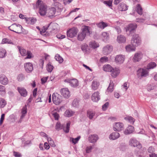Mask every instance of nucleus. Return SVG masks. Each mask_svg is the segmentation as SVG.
<instances>
[{
	"mask_svg": "<svg viewBox=\"0 0 157 157\" xmlns=\"http://www.w3.org/2000/svg\"><path fill=\"white\" fill-rule=\"evenodd\" d=\"M129 145L132 147H136L140 149L142 148V145L135 138H131L129 141Z\"/></svg>",
	"mask_w": 157,
	"mask_h": 157,
	"instance_id": "5",
	"label": "nucleus"
},
{
	"mask_svg": "<svg viewBox=\"0 0 157 157\" xmlns=\"http://www.w3.org/2000/svg\"><path fill=\"white\" fill-rule=\"evenodd\" d=\"M17 47L21 54L22 56H25L27 55V52L25 49H24L20 47L19 46H18Z\"/></svg>",
	"mask_w": 157,
	"mask_h": 157,
	"instance_id": "34",
	"label": "nucleus"
},
{
	"mask_svg": "<svg viewBox=\"0 0 157 157\" xmlns=\"http://www.w3.org/2000/svg\"><path fill=\"white\" fill-rule=\"evenodd\" d=\"M2 44H13V43L9 39L5 38L2 39Z\"/></svg>",
	"mask_w": 157,
	"mask_h": 157,
	"instance_id": "48",
	"label": "nucleus"
},
{
	"mask_svg": "<svg viewBox=\"0 0 157 157\" xmlns=\"http://www.w3.org/2000/svg\"><path fill=\"white\" fill-rule=\"evenodd\" d=\"M124 60V56L123 55H117L115 58V60L116 63H122Z\"/></svg>",
	"mask_w": 157,
	"mask_h": 157,
	"instance_id": "20",
	"label": "nucleus"
},
{
	"mask_svg": "<svg viewBox=\"0 0 157 157\" xmlns=\"http://www.w3.org/2000/svg\"><path fill=\"white\" fill-rule=\"evenodd\" d=\"M17 90L21 96L25 97L27 96V92L24 88L21 87H18Z\"/></svg>",
	"mask_w": 157,
	"mask_h": 157,
	"instance_id": "21",
	"label": "nucleus"
},
{
	"mask_svg": "<svg viewBox=\"0 0 157 157\" xmlns=\"http://www.w3.org/2000/svg\"><path fill=\"white\" fill-rule=\"evenodd\" d=\"M90 29L91 28L90 27L84 25L81 29V31L78 34V40L81 41L83 40L86 36L90 34Z\"/></svg>",
	"mask_w": 157,
	"mask_h": 157,
	"instance_id": "1",
	"label": "nucleus"
},
{
	"mask_svg": "<svg viewBox=\"0 0 157 157\" xmlns=\"http://www.w3.org/2000/svg\"><path fill=\"white\" fill-rule=\"evenodd\" d=\"M80 138V136H78L76 138L74 139L73 138H71L70 139V141L72 142L74 144H76L79 140Z\"/></svg>",
	"mask_w": 157,
	"mask_h": 157,
	"instance_id": "49",
	"label": "nucleus"
},
{
	"mask_svg": "<svg viewBox=\"0 0 157 157\" xmlns=\"http://www.w3.org/2000/svg\"><path fill=\"white\" fill-rule=\"evenodd\" d=\"M112 1L111 0H109L104 2V3L108 6L109 7H112Z\"/></svg>",
	"mask_w": 157,
	"mask_h": 157,
	"instance_id": "53",
	"label": "nucleus"
},
{
	"mask_svg": "<svg viewBox=\"0 0 157 157\" xmlns=\"http://www.w3.org/2000/svg\"><path fill=\"white\" fill-rule=\"evenodd\" d=\"M124 119L131 124H133L135 120L132 117L128 116L124 118Z\"/></svg>",
	"mask_w": 157,
	"mask_h": 157,
	"instance_id": "43",
	"label": "nucleus"
},
{
	"mask_svg": "<svg viewBox=\"0 0 157 157\" xmlns=\"http://www.w3.org/2000/svg\"><path fill=\"white\" fill-rule=\"evenodd\" d=\"M98 139V136L95 134L90 135L88 139L90 142L93 144L96 143Z\"/></svg>",
	"mask_w": 157,
	"mask_h": 157,
	"instance_id": "19",
	"label": "nucleus"
},
{
	"mask_svg": "<svg viewBox=\"0 0 157 157\" xmlns=\"http://www.w3.org/2000/svg\"><path fill=\"white\" fill-rule=\"evenodd\" d=\"M87 117L91 120L93 119V118L96 116L95 112L93 110H89L87 112Z\"/></svg>",
	"mask_w": 157,
	"mask_h": 157,
	"instance_id": "26",
	"label": "nucleus"
},
{
	"mask_svg": "<svg viewBox=\"0 0 157 157\" xmlns=\"http://www.w3.org/2000/svg\"><path fill=\"white\" fill-rule=\"evenodd\" d=\"M55 25V24H52L51 23L48 24V25L44 26L43 28L41 30H40V33L42 35L49 36L50 34L49 33L47 34L49 32L51 33L52 30H55V29H53L52 30V29L49 27L50 26L53 27Z\"/></svg>",
	"mask_w": 157,
	"mask_h": 157,
	"instance_id": "2",
	"label": "nucleus"
},
{
	"mask_svg": "<svg viewBox=\"0 0 157 157\" xmlns=\"http://www.w3.org/2000/svg\"><path fill=\"white\" fill-rule=\"evenodd\" d=\"M110 72L111 73V76L113 78H115L120 73V70L118 68H112V71Z\"/></svg>",
	"mask_w": 157,
	"mask_h": 157,
	"instance_id": "23",
	"label": "nucleus"
},
{
	"mask_svg": "<svg viewBox=\"0 0 157 157\" xmlns=\"http://www.w3.org/2000/svg\"><path fill=\"white\" fill-rule=\"evenodd\" d=\"M27 56L25 58V59H31L33 57L32 54L30 51H28L27 52Z\"/></svg>",
	"mask_w": 157,
	"mask_h": 157,
	"instance_id": "56",
	"label": "nucleus"
},
{
	"mask_svg": "<svg viewBox=\"0 0 157 157\" xmlns=\"http://www.w3.org/2000/svg\"><path fill=\"white\" fill-rule=\"evenodd\" d=\"M52 147H55L56 146V145L54 143V141L52 140V141H50V142L48 143Z\"/></svg>",
	"mask_w": 157,
	"mask_h": 157,
	"instance_id": "64",
	"label": "nucleus"
},
{
	"mask_svg": "<svg viewBox=\"0 0 157 157\" xmlns=\"http://www.w3.org/2000/svg\"><path fill=\"white\" fill-rule=\"evenodd\" d=\"M48 77H46L41 78V80L42 84H44L47 81Z\"/></svg>",
	"mask_w": 157,
	"mask_h": 157,
	"instance_id": "61",
	"label": "nucleus"
},
{
	"mask_svg": "<svg viewBox=\"0 0 157 157\" xmlns=\"http://www.w3.org/2000/svg\"><path fill=\"white\" fill-rule=\"evenodd\" d=\"M56 60L58 61L59 63H62L63 61V58L58 54H56L55 57Z\"/></svg>",
	"mask_w": 157,
	"mask_h": 157,
	"instance_id": "39",
	"label": "nucleus"
},
{
	"mask_svg": "<svg viewBox=\"0 0 157 157\" xmlns=\"http://www.w3.org/2000/svg\"><path fill=\"white\" fill-rule=\"evenodd\" d=\"M141 43V40L138 35H133L131 40V44L136 47L140 45Z\"/></svg>",
	"mask_w": 157,
	"mask_h": 157,
	"instance_id": "4",
	"label": "nucleus"
},
{
	"mask_svg": "<svg viewBox=\"0 0 157 157\" xmlns=\"http://www.w3.org/2000/svg\"><path fill=\"white\" fill-rule=\"evenodd\" d=\"M5 117V114H2L1 115V117L0 118V125H1L2 123V122H3V120L4 119Z\"/></svg>",
	"mask_w": 157,
	"mask_h": 157,
	"instance_id": "62",
	"label": "nucleus"
},
{
	"mask_svg": "<svg viewBox=\"0 0 157 157\" xmlns=\"http://www.w3.org/2000/svg\"><path fill=\"white\" fill-rule=\"evenodd\" d=\"M99 94V93L97 91L94 92L92 94L91 97V98L93 101L97 102L100 99Z\"/></svg>",
	"mask_w": 157,
	"mask_h": 157,
	"instance_id": "24",
	"label": "nucleus"
},
{
	"mask_svg": "<svg viewBox=\"0 0 157 157\" xmlns=\"http://www.w3.org/2000/svg\"><path fill=\"white\" fill-rule=\"evenodd\" d=\"M27 113V106L25 105L22 108L21 113V115L20 117V122H21L22 121V119L24 117Z\"/></svg>",
	"mask_w": 157,
	"mask_h": 157,
	"instance_id": "27",
	"label": "nucleus"
},
{
	"mask_svg": "<svg viewBox=\"0 0 157 157\" xmlns=\"http://www.w3.org/2000/svg\"><path fill=\"white\" fill-rule=\"evenodd\" d=\"M124 125L122 123L120 122H116L113 125V130L115 131H120L123 128Z\"/></svg>",
	"mask_w": 157,
	"mask_h": 157,
	"instance_id": "13",
	"label": "nucleus"
},
{
	"mask_svg": "<svg viewBox=\"0 0 157 157\" xmlns=\"http://www.w3.org/2000/svg\"><path fill=\"white\" fill-rule=\"evenodd\" d=\"M78 31V30L77 28H72L67 31V36L70 38H73L77 35Z\"/></svg>",
	"mask_w": 157,
	"mask_h": 157,
	"instance_id": "7",
	"label": "nucleus"
},
{
	"mask_svg": "<svg viewBox=\"0 0 157 157\" xmlns=\"http://www.w3.org/2000/svg\"><path fill=\"white\" fill-rule=\"evenodd\" d=\"M117 40L119 43H124L126 41V38L123 36L120 35L117 36Z\"/></svg>",
	"mask_w": 157,
	"mask_h": 157,
	"instance_id": "30",
	"label": "nucleus"
},
{
	"mask_svg": "<svg viewBox=\"0 0 157 157\" xmlns=\"http://www.w3.org/2000/svg\"><path fill=\"white\" fill-rule=\"evenodd\" d=\"M122 86L125 90H126L129 87V85L128 82H125Z\"/></svg>",
	"mask_w": 157,
	"mask_h": 157,
	"instance_id": "55",
	"label": "nucleus"
},
{
	"mask_svg": "<svg viewBox=\"0 0 157 157\" xmlns=\"http://www.w3.org/2000/svg\"><path fill=\"white\" fill-rule=\"evenodd\" d=\"M120 136V134L118 132H114L111 133L109 137L110 140H115L119 138Z\"/></svg>",
	"mask_w": 157,
	"mask_h": 157,
	"instance_id": "25",
	"label": "nucleus"
},
{
	"mask_svg": "<svg viewBox=\"0 0 157 157\" xmlns=\"http://www.w3.org/2000/svg\"><path fill=\"white\" fill-rule=\"evenodd\" d=\"M98 27L101 29H104L105 27L107 26V24L103 22H101L97 24Z\"/></svg>",
	"mask_w": 157,
	"mask_h": 157,
	"instance_id": "37",
	"label": "nucleus"
},
{
	"mask_svg": "<svg viewBox=\"0 0 157 157\" xmlns=\"http://www.w3.org/2000/svg\"><path fill=\"white\" fill-rule=\"evenodd\" d=\"M70 124V122H68L67 124V126L66 127L63 128V129L66 132L68 133L69 132Z\"/></svg>",
	"mask_w": 157,
	"mask_h": 157,
	"instance_id": "50",
	"label": "nucleus"
},
{
	"mask_svg": "<svg viewBox=\"0 0 157 157\" xmlns=\"http://www.w3.org/2000/svg\"><path fill=\"white\" fill-rule=\"evenodd\" d=\"M136 27L137 25L136 24H130L127 27L126 31L129 35H132L134 33Z\"/></svg>",
	"mask_w": 157,
	"mask_h": 157,
	"instance_id": "9",
	"label": "nucleus"
},
{
	"mask_svg": "<svg viewBox=\"0 0 157 157\" xmlns=\"http://www.w3.org/2000/svg\"><path fill=\"white\" fill-rule=\"evenodd\" d=\"M118 9L120 11H125L128 10V6L125 4L121 3L119 5Z\"/></svg>",
	"mask_w": 157,
	"mask_h": 157,
	"instance_id": "28",
	"label": "nucleus"
},
{
	"mask_svg": "<svg viewBox=\"0 0 157 157\" xmlns=\"http://www.w3.org/2000/svg\"><path fill=\"white\" fill-rule=\"evenodd\" d=\"M103 70L105 71L110 72L112 69V67L110 65H105L103 67Z\"/></svg>",
	"mask_w": 157,
	"mask_h": 157,
	"instance_id": "36",
	"label": "nucleus"
},
{
	"mask_svg": "<svg viewBox=\"0 0 157 157\" xmlns=\"http://www.w3.org/2000/svg\"><path fill=\"white\" fill-rule=\"evenodd\" d=\"M8 29L11 31L17 33H21L22 32V27L19 24L14 23L8 27Z\"/></svg>",
	"mask_w": 157,
	"mask_h": 157,
	"instance_id": "3",
	"label": "nucleus"
},
{
	"mask_svg": "<svg viewBox=\"0 0 157 157\" xmlns=\"http://www.w3.org/2000/svg\"><path fill=\"white\" fill-rule=\"evenodd\" d=\"M61 95L65 98H68L70 96V92L67 88H63L61 90Z\"/></svg>",
	"mask_w": 157,
	"mask_h": 157,
	"instance_id": "15",
	"label": "nucleus"
},
{
	"mask_svg": "<svg viewBox=\"0 0 157 157\" xmlns=\"http://www.w3.org/2000/svg\"><path fill=\"white\" fill-rule=\"evenodd\" d=\"M52 101L56 105L60 104L62 101V97L57 93H54L52 95Z\"/></svg>",
	"mask_w": 157,
	"mask_h": 157,
	"instance_id": "6",
	"label": "nucleus"
},
{
	"mask_svg": "<svg viewBox=\"0 0 157 157\" xmlns=\"http://www.w3.org/2000/svg\"><path fill=\"white\" fill-rule=\"evenodd\" d=\"M53 115L55 118V120H58V118L59 117V115L57 113H54L53 114Z\"/></svg>",
	"mask_w": 157,
	"mask_h": 157,
	"instance_id": "63",
	"label": "nucleus"
},
{
	"mask_svg": "<svg viewBox=\"0 0 157 157\" xmlns=\"http://www.w3.org/2000/svg\"><path fill=\"white\" fill-rule=\"evenodd\" d=\"M72 105L74 107H77L78 105V102L77 99H75L73 100L72 103Z\"/></svg>",
	"mask_w": 157,
	"mask_h": 157,
	"instance_id": "54",
	"label": "nucleus"
},
{
	"mask_svg": "<svg viewBox=\"0 0 157 157\" xmlns=\"http://www.w3.org/2000/svg\"><path fill=\"white\" fill-rule=\"evenodd\" d=\"M114 85V83L113 81H110L109 83V85L107 89V91L108 92H111L113 90V86Z\"/></svg>",
	"mask_w": 157,
	"mask_h": 157,
	"instance_id": "32",
	"label": "nucleus"
},
{
	"mask_svg": "<svg viewBox=\"0 0 157 157\" xmlns=\"http://www.w3.org/2000/svg\"><path fill=\"white\" fill-rule=\"evenodd\" d=\"M143 54L140 52L136 53L133 57V61L134 62L139 61L142 58Z\"/></svg>",
	"mask_w": 157,
	"mask_h": 157,
	"instance_id": "18",
	"label": "nucleus"
},
{
	"mask_svg": "<svg viewBox=\"0 0 157 157\" xmlns=\"http://www.w3.org/2000/svg\"><path fill=\"white\" fill-rule=\"evenodd\" d=\"M74 114V112L71 110H67L64 113V115L65 116L70 117L72 116Z\"/></svg>",
	"mask_w": 157,
	"mask_h": 157,
	"instance_id": "38",
	"label": "nucleus"
},
{
	"mask_svg": "<svg viewBox=\"0 0 157 157\" xmlns=\"http://www.w3.org/2000/svg\"><path fill=\"white\" fill-rule=\"evenodd\" d=\"M145 19L143 18H137L136 19V21L137 22L140 23H142L144 22L145 20Z\"/></svg>",
	"mask_w": 157,
	"mask_h": 157,
	"instance_id": "59",
	"label": "nucleus"
},
{
	"mask_svg": "<svg viewBox=\"0 0 157 157\" xmlns=\"http://www.w3.org/2000/svg\"><path fill=\"white\" fill-rule=\"evenodd\" d=\"M95 145L94 144L92 146L87 147L86 148V153H89L91 151V150L95 148Z\"/></svg>",
	"mask_w": 157,
	"mask_h": 157,
	"instance_id": "41",
	"label": "nucleus"
},
{
	"mask_svg": "<svg viewBox=\"0 0 157 157\" xmlns=\"http://www.w3.org/2000/svg\"><path fill=\"white\" fill-rule=\"evenodd\" d=\"M0 83L4 85L8 84L9 80L6 75H0Z\"/></svg>",
	"mask_w": 157,
	"mask_h": 157,
	"instance_id": "17",
	"label": "nucleus"
},
{
	"mask_svg": "<svg viewBox=\"0 0 157 157\" xmlns=\"http://www.w3.org/2000/svg\"><path fill=\"white\" fill-rule=\"evenodd\" d=\"M109 34L106 32H103L101 34V36L103 40L104 41H106L109 38Z\"/></svg>",
	"mask_w": 157,
	"mask_h": 157,
	"instance_id": "35",
	"label": "nucleus"
},
{
	"mask_svg": "<svg viewBox=\"0 0 157 157\" xmlns=\"http://www.w3.org/2000/svg\"><path fill=\"white\" fill-rule=\"evenodd\" d=\"M6 104V101L4 99L0 98V108H3Z\"/></svg>",
	"mask_w": 157,
	"mask_h": 157,
	"instance_id": "45",
	"label": "nucleus"
},
{
	"mask_svg": "<svg viewBox=\"0 0 157 157\" xmlns=\"http://www.w3.org/2000/svg\"><path fill=\"white\" fill-rule=\"evenodd\" d=\"M63 126L61 125L60 123L58 122L56 126V130H59L62 129Z\"/></svg>",
	"mask_w": 157,
	"mask_h": 157,
	"instance_id": "52",
	"label": "nucleus"
},
{
	"mask_svg": "<svg viewBox=\"0 0 157 157\" xmlns=\"http://www.w3.org/2000/svg\"><path fill=\"white\" fill-rule=\"evenodd\" d=\"M47 7L46 5L44 4L41 5L39 7V13L41 16H44L46 15L47 11Z\"/></svg>",
	"mask_w": 157,
	"mask_h": 157,
	"instance_id": "12",
	"label": "nucleus"
},
{
	"mask_svg": "<svg viewBox=\"0 0 157 157\" xmlns=\"http://www.w3.org/2000/svg\"><path fill=\"white\" fill-rule=\"evenodd\" d=\"M25 78V76L23 75L22 74L19 75L17 77V79L19 81H22Z\"/></svg>",
	"mask_w": 157,
	"mask_h": 157,
	"instance_id": "51",
	"label": "nucleus"
},
{
	"mask_svg": "<svg viewBox=\"0 0 157 157\" xmlns=\"http://www.w3.org/2000/svg\"><path fill=\"white\" fill-rule=\"evenodd\" d=\"M136 10L137 12L139 14L141 15L142 14L143 9L139 4H138L137 5Z\"/></svg>",
	"mask_w": 157,
	"mask_h": 157,
	"instance_id": "40",
	"label": "nucleus"
},
{
	"mask_svg": "<svg viewBox=\"0 0 157 157\" xmlns=\"http://www.w3.org/2000/svg\"><path fill=\"white\" fill-rule=\"evenodd\" d=\"M99 85V82L96 80H94L91 84L92 89L94 90L97 89Z\"/></svg>",
	"mask_w": 157,
	"mask_h": 157,
	"instance_id": "29",
	"label": "nucleus"
},
{
	"mask_svg": "<svg viewBox=\"0 0 157 157\" xmlns=\"http://www.w3.org/2000/svg\"><path fill=\"white\" fill-rule=\"evenodd\" d=\"M56 12V9L54 7L49 8L47 10L46 16L51 18L55 15Z\"/></svg>",
	"mask_w": 157,
	"mask_h": 157,
	"instance_id": "16",
	"label": "nucleus"
},
{
	"mask_svg": "<svg viewBox=\"0 0 157 157\" xmlns=\"http://www.w3.org/2000/svg\"><path fill=\"white\" fill-rule=\"evenodd\" d=\"M137 75L139 78L146 77L148 75V71L147 69L140 68L137 71Z\"/></svg>",
	"mask_w": 157,
	"mask_h": 157,
	"instance_id": "8",
	"label": "nucleus"
},
{
	"mask_svg": "<svg viewBox=\"0 0 157 157\" xmlns=\"http://www.w3.org/2000/svg\"><path fill=\"white\" fill-rule=\"evenodd\" d=\"M6 51L4 49H0V58H2L6 56Z\"/></svg>",
	"mask_w": 157,
	"mask_h": 157,
	"instance_id": "46",
	"label": "nucleus"
},
{
	"mask_svg": "<svg viewBox=\"0 0 157 157\" xmlns=\"http://www.w3.org/2000/svg\"><path fill=\"white\" fill-rule=\"evenodd\" d=\"M57 37L59 39H62L65 38V36L61 34H58L56 35Z\"/></svg>",
	"mask_w": 157,
	"mask_h": 157,
	"instance_id": "60",
	"label": "nucleus"
},
{
	"mask_svg": "<svg viewBox=\"0 0 157 157\" xmlns=\"http://www.w3.org/2000/svg\"><path fill=\"white\" fill-rule=\"evenodd\" d=\"M53 69V67L51 65L50 63H49L47 66V69L48 71L49 72H52Z\"/></svg>",
	"mask_w": 157,
	"mask_h": 157,
	"instance_id": "47",
	"label": "nucleus"
},
{
	"mask_svg": "<svg viewBox=\"0 0 157 157\" xmlns=\"http://www.w3.org/2000/svg\"><path fill=\"white\" fill-rule=\"evenodd\" d=\"M156 64L155 62H151L149 63L147 66V70L149 69H153L156 66Z\"/></svg>",
	"mask_w": 157,
	"mask_h": 157,
	"instance_id": "44",
	"label": "nucleus"
},
{
	"mask_svg": "<svg viewBox=\"0 0 157 157\" xmlns=\"http://www.w3.org/2000/svg\"><path fill=\"white\" fill-rule=\"evenodd\" d=\"M24 67L25 71L27 73L31 72L33 70V65L31 63H25Z\"/></svg>",
	"mask_w": 157,
	"mask_h": 157,
	"instance_id": "11",
	"label": "nucleus"
},
{
	"mask_svg": "<svg viewBox=\"0 0 157 157\" xmlns=\"http://www.w3.org/2000/svg\"><path fill=\"white\" fill-rule=\"evenodd\" d=\"M89 46L90 47L95 49L99 47V44L95 41H93L90 43Z\"/></svg>",
	"mask_w": 157,
	"mask_h": 157,
	"instance_id": "33",
	"label": "nucleus"
},
{
	"mask_svg": "<svg viewBox=\"0 0 157 157\" xmlns=\"http://www.w3.org/2000/svg\"><path fill=\"white\" fill-rule=\"evenodd\" d=\"M108 61V58L106 56H104L101 58L100 61L102 63H104Z\"/></svg>",
	"mask_w": 157,
	"mask_h": 157,
	"instance_id": "58",
	"label": "nucleus"
},
{
	"mask_svg": "<svg viewBox=\"0 0 157 157\" xmlns=\"http://www.w3.org/2000/svg\"><path fill=\"white\" fill-rule=\"evenodd\" d=\"M134 130V127L131 125H129L125 129L124 133L125 135H128L132 133Z\"/></svg>",
	"mask_w": 157,
	"mask_h": 157,
	"instance_id": "22",
	"label": "nucleus"
},
{
	"mask_svg": "<svg viewBox=\"0 0 157 157\" xmlns=\"http://www.w3.org/2000/svg\"><path fill=\"white\" fill-rule=\"evenodd\" d=\"M6 89L5 86L0 85V94L2 95H4L6 93Z\"/></svg>",
	"mask_w": 157,
	"mask_h": 157,
	"instance_id": "42",
	"label": "nucleus"
},
{
	"mask_svg": "<svg viewBox=\"0 0 157 157\" xmlns=\"http://www.w3.org/2000/svg\"><path fill=\"white\" fill-rule=\"evenodd\" d=\"M113 48L112 46L108 45L103 48V53L105 55H107L112 51Z\"/></svg>",
	"mask_w": 157,
	"mask_h": 157,
	"instance_id": "14",
	"label": "nucleus"
},
{
	"mask_svg": "<svg viewBox=\"0 0 157 157\" xmlns=\"http://www.w3.org/2000/svg\"><path fill=\"white\" fill-rule=\"evenodd\" d=\"M109 105V103L108 102H106L102 106V109L103 110H105L108 108Z\"/></svg>",
	"mask_w": 157,
	"mask_h": 157,
	"instance_id": "57",
	"label": "nucleus"
},
{
	"mask_svg": "<svg viewBox=\"0 0 157 157\" xmlns=\"http://www.w3.org/2000/svg\"><path fill=\"white\" fill-rule=\"evenodd\" d=\"M125 49L126 51L128 52H130L133 51L135 50V47L132 45V44H128L125 47Z\"/></svg>",
	"mask_w": 157,
	"mask_h": 157,
	"instance_id": "31",
	"label": "nucleus"
},
{
	"mask_svg": "<svg viewBox=\"0 0 157 157\" xmlns=\"http://www.w3.org/2000/svg\"><path fill=\"white\" fill-rule=\"evenodd\" d=\"M64 81L65 82L69 83L71 86L74 87H77L78 85V81L76 79L74 78L72 79H67L65 80Z\"/></svg>",
	"mask_w": 157,
	"mask_h": 157,
	"instance_id": "10",
	"label": "nucleus"
}]
</instances>
